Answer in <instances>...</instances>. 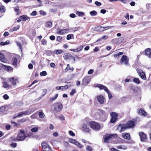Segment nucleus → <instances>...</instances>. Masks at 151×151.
Returning <instances> with one entry per match:
<instances>
[{"instance_id": "nucleus-1", "label": "nucleus", "mask_w": 151, "mask_h": 151, "mask_svg": "<svg viewBox=\"0 0 151 151\" xmlns=\"http://www.w3.org/2000/svg\"><path fill=\"white\" fill-rule=\"evenodd\" d=\"M135 126V123L134 121H129L126 124H121L118 126V129L120 130V132L123 131L126 129L132 128H133Z\"/></svg>"}, {"instance_id": "nucleus-2", "label": "nucleus", "mask_w": 151, "mask_h": 151, "mask_svg": "<svg viewBox=\"0 0 151 151\" xmlns=\"http://www.w3.org/2000/svg\"><path fill=\"white\" fill-rule=\"evenodd\" d=\"M117 137V134H107L103 136V138L104 139V142L105 143H109L113 142L115 143V142L114 141L112 142L113 140L114 139H116Z\"/></svg>"}, {"instance_id": "nucleus-3", "label": "nucleus", "mask_w": 151, "mask_h": 151, "mask_svg": "<svg viewBox=\"0 0 151 151\" xmlns=\"http://www.w3.org/2000/svg\"><path fill=\"white\" fill-rule=\"evenodd\" d=\"M36 110L37 109L35 108H32L28 109L26 111H22L19 113L17 116L14 117L13 118H15L16 117H22L24 115H29Z\"/></svg>"}, {"instance_id": "nucleus-4", "label": "nucleus", "mask_w": 151, "mask_h": 151, "mask_svg": "<svg viewBox=\"0 0 151 151\" xmlns=\"http://www.w3.org/2000/svg\"><path fill=\"white\" fill-rule=\"evenodd\" d=\"M90 125L91 127L96 130H99L103 127V125H100L97 122L93 121L90 122Z\"/></svg>"}, {"instance_id": "nucleus-5", "label": "nucleus", "mask_w": 151, "mask_h": 151, "mask_svg": "<svg viewBox=\"0 0 151 151\" xmlns=\"http://www.w3.org/2000/svg\"><path fill=\"white\" fill-rule=\"evenodd\" d=\"M19 141H23L27 137L25 134L24 132L21 129L20 132L17 136Z\"/></svg>"}, {"instance_id": "nucleus-6", "label": "nucleus", "mask_w": 151, "mask_h": 151, "mask_svg": "<svg viewBox=\"0 0 151 151\" xmlns=\"http://www.w3.org/2000/svg\"><path fill=\"white\" fill-rule=\"evenodd\" d=\"M54 113H57L60 112L63 108V105L60 103H57L54 105Z\"/></svg>"}, {"instance_id": "nucleus-7", "label": "nucleus", "mask_w": 151, "mask_h": 151, "mask_svg": "<svg viewBox=\"0 0 151 151\" xmlns=\"http://www.w3.org/2000/svg\"><path fill=\"white\" fill-rule=\"evenodd\" d=\"M129 58L126 55H123L120 59V63L121 64H124L126 65H129Z\"/></svg>"}, {"instance_id": "nucleus-8", "label": "nucleus", "mask_w": 151, "mask_h": 151, "mask_svg": "<svg viewBox=\"0 0 151 151\" xmlns=\"http://www.w3.org/2000/svg\"><path fill=\"white\" fill-rule=\"evenodd\" d=\"M63 57L65 60H73V63H75L76 60L74 57L68 53H65L63 55Z\"/></svg>"}, {"instance_id": "nucleus-9", "label": "nucleus", "mask_w": 151, "mask_h": 151, "mask_svg": "<svg viewBox=\"0 0 151 151\" xmlns=\"http://www.w3.org/2000/svg\"><path fill=\"white\" fill-rule=\"evenodd\" d=\"M110 114L112 117L110 122L111 123H114L117 119L118 114L114 112H111Z\"/></svg>"}, {"instance_id": "nucleus-10", "label": "nucleus", "mask_w": 151, "mask_h": 151, "mask_svg": "<svg viewBox=\"0 0 151 151\" xmlns=\"http://www.w3.org/2000/svg\"><path fill=\"white\" fill-rule=\"evenodd\" d=\"M90 122H87L83 124L82 127V129L86 132H88L90 131Z\"/></svg>"}, {"instance_id": "nucleus-11", "label": "nucleus", "mask_w": 151, "mask_h": 151, "mask_svg": "<svg viewBox=\"0 0 151 151\" xmlns=\"http://www.w3.org/2000/svg\"><path fill=\"white\" fill-rule=\"evenodd\" d=\"M137 71L139 76L143 79H145V74L142 70L139 69H137Z\"/></svg>"}, {"instance_id": "nucleus-12", "label": "nucleus", "mask_w": 151, "mask_h": 151, "mask_svg": "<svg viewBox=\"0 0 151 151\" xmlns=\"http://www.w3.org/2000/svg\"><path fill=\"white\" fill-rule=\"evenodd\" d=\"M139 134L140 137L141 141L142 142L146 141L147 139V136L146 134L142 132H139Z\"/></svg>"}, {"instance_id": "nucleus-13", "label": "nucleus", "mask_w": 151, "mask_h": 151, "mask_svg": "<svg viewBox=\"0 0 151 151\" xmlns=\"http://www.w3.org/2000/svg\"><path fill=\"white\" fill-rule=\"evenodd\" d=\"M110 28L109 26L106 27H103L101 26H99L95 28V30L98 31H102Z\"/></svg>"}, {"instance_id": "nucleus-14", "label": "nucleus", "mask_w": 151, "mask_h": 151, "mask_svg": "<svg viewBox=\"0 0 151 151\" xmlns=\"http://www.w3.org/2000/svg\"><path fill=\"white\" fill-rule=\"evenodd\" d=\"M9 80L12 82V85H16L19 82L18 78L14 77L9 79Z\"/></svg>"}, {"instance_id": "nucleus-15", "label": "nucleus", "mask_w": 151, "mask_h": 151, "mask_svg": "<svg viewBox=\"0 0 151 151\" xmlns=\"http://www.w3.org/2000/svg\"><path fill=\"white\" fill-rule=\"evenodd\" d=\"M69 31V29H58L57 33L60 35H64L67 33Z\"/></svg>"}, {"instance_id": "nucleus-16", "label": "nucleus", "mask_w": 151, "mask_h": 151, "mask_svg": "<svg viewBox=\"0 0 151 151\" xmlns=\"http://www.w3.org/2000/svg\"><path fill=\"white\" fill-rule=\"evenodd\" d=\"M96 97L98 101L100 104H101L104 103L105 99L103 96L101 95L98 96Z\"/></svg>"}, {"instance_id": "nucleus-17", "label": "nucleus", "mask_w": 151, "mask_h": 151, "mask_svg": "<svg viewBox=\"0 0 151 151\" xmlns=\"http://www.w3.org/2000/svg\"><path fill=\"white\" fill-rule=\"evenodd\" d=\"M145 54L148 57L151 58V49L150 48L146 49L145 51Z\"/></svg>"}, {"instance_id": "nucleus-18", "label": "nucleus", "mask_w": 151, "mask_h": 151, "mask_svg": "<svg viewBox=\"0 0 151 151\" xmlns=\"http://www.w3.org/2000/svg\"><path fill=\"white\" fill-rule=\"evenodd\" d=\"M68 88V86L66 85L64 86H57L56 87L55 89L57 90H61L62 91H65Z\"/></svg>"}, {"instance_id": "nucleus-19", "label": "nucleus", "mask_w": 151, "mask_h": 151, "mask_svg": "<svg viewBox=\"0 0 151 151\" xmlns=\"http://www.w3.org/2000/svg\"><path fill=\"white\" fill-rule=\"evenodd\" d=\"M5 8L4 6H0V18L3 16V13L5 12Z\"/></svg>"}, {"instance_id": "nucleus-20", "label": "nucleus", "mask_w": 151, "mask_h": 151, "mask_svg": "<svg viewBox=\"0 0 151 151\" xmlns=\"http://www.w3.org/2000/svg\"><path fill=\"white\" fill-rule=\"evenodd\" d=\"M122 137L124 139H129L130 138V134L129 133H123L122 134Z\"/></svg>"}, {"instance_id": "nucleus-21", "label": "nucleus", "mask_w": 151, "mask_h": 151, "mask_svg": "<svg viewBox=\"0 0 151 151\" xmlns=\"http://www.w3.org/2000/svg\"><path fill=\"white\" fill-rule=\"evenodd\" d=\"M138 113L140 115L143 116H145L147 115L146 112L142 109H140L138 111Z\"/></svg>"}, {"instance_id": "nucleus-22", "label": "nucleus", "mask_w": 151, "mask_h": 151, "mask_svg": "<svg viewBox=\"0 0 151 151\" xmlns=\"http://www.w3.org/2000/svg\"><path fill=\"white\" fill-rule=\"evenodd\" d=\"M96 87H98L101 89H104L105 91L108 89L106 86L101 84H98L96 85Z\"/></svg>"}, {"instance_id": "nucleus-23", "label": "nucleus", "mask_w": 151, "mask_h": 151, "mask_svg": "<svg viewBox=\"0 0 151 151\" xmlns=\"http://www.w3.org/2000/svg\"><path fill=\"white\" fill-rule=\"evenodd\" d=\"M0 60L3 62H5L6 61L4 55L0 52Z\"/></svg>"}, {"instance_id": "nucleus-24", "label": "nucleus", "mask_w": 151, "mask_h": 151, "mask_svg": "<svg viewBox=\"0 0 151 151\" xmlns=\"http://www.w3.org/2000/svg\"><path fill=\"white\" fill-rule=\"evenodd\" d=\"M41 146L43 149L44 150L49 146V145L47 142H44L42 143Z\"/></svg>"}, {"instance_id": "nucleus-25", "label": "nucleus", "mask_w": 151, "mask_h": 151, "mask_svg": "<svg viewBox=\"0 0 151 151\" xmlns=\"http://www.w3.org/2000/svg\"><path fill=\"white\" fill-rule=\"evenodd\" d=\"M117 148L118 149L126 150L127 149V147L126 145H121L117 146Z\"/></svg>"}, {"instance_id": "nucleus-26", "label": "nucleus", "mask_w": 151, "mask_h": 151, "mask_svg": "<svg viewBox=\"0 0 151 151\" xmlns=\"http://www.w3.org/2000/svg\"><path fill=\"white\" fill-rule=\"evenodd\" d=\"M19 18H20L22 19V21H25L28 19L29 17L26 15H24L20 17Z\"/></svg>"}, {"instance_id": "nucleus-27", "label": "nucleus", "mask_w": 151, "mask_h": 151, "mask_svg": "<svg viewBox=\"0 0 151 151\" xmlns=\"http://www.w3.org/2000/svg\"><path fill=\"white\" fill-rule=\"evenodd\" d=\"M18 63V60L16 58H14L13 60V65L15 66H16Z\"/></svg>"}, {"instance_id": "nucleus-28", "label": "nucleus", "mask_w": 151, "mask_h": 151, "mask_svg": "<svg viewBox=\"0 0 151 151\" xmlns=\"http://www.w3.org/2000/svg\"><path fill=\"white\" fill-rule=\"evenodd\" d=\"M73 67H70L69 64H68L67 65V68L65 69V72H67L68 70H70L72 71L73 70Z\"/></svg>"}, {"instance_id": "nucleus-29", "label": "nucleus", "mask_w": 151, "mask_h": 151, "mask_svg": "<svg viewBox=\"0 0 151 151\" xmlns=\"http://www.w3.org/2000/svg\"><path fill=\"white\" fill-rule=\"evenodd\" d=\"M63 51L62 50H54L53 52L56 55H58L62 53Z\"/></svg>"}, {"instance_id": "nucleus-30", "label": "nucleus", "mask_w": 151, "mask_h": 151, "mask_svg": "<svg viewBox=\"0 0 151 151\" xmlns=\"http://www.w3.org/2000/svg\"><path fill=\"white\" fill-rule=\"evenodd\" d=\"M69 142L73 143L75 145H76L77 144V142L75 139H69Z\"/></svg>"}, {"instance_id": "nucleus-31", "label": "nucleus", "mask_w": 151, "mask_h": 151, "mask_svg": "<svg viewBox=\"0 0 151 151\" xmlns=\"http://www.w3.org/2000/svg\"><path fill=\"white\" fill-rule=\"evenodd\" d=\"M76 14L78 16L81 17H83L84 14V12L79 11L77 12Z\"/></svg>"}, {"instance_id": "nucleus-32", "label": "nucleus", "mask_w": 151, "mask_h": 151, "mask_svg": "<svg viewBox=\"0 0 151 151\" xmlns=\"http://www.w3.org/2000/svg\"><path fill=\"white\" fill-rule=\"evenodd\" d=\"M123 54L124 53H123V52H119L118 54H115L114 55V57L115 58H118L120 55H123Z\"/></svg>"}, {"instance_id": "nucleus-33", "label": "nucleus", "mask_w": 151, "mask_h": 151, "mask_svg": "<svg viewBox=\"0 0 151 151\" xmlns=\"http://www.w3.org/2000/svg\"><path fill=\"white\" fill-rule=\"evenodd\" d=\"M10 43V41L9 40H7L6 42H1L0 44L1 45H4L9 44Z\"/></svg>"}, {"instance_id": "nucleus-34", "label": "nucleus", "mask_w": 151, "mask_h": 151, "mask_svg": "<svg viewBox=\"0 0 151 151\" xmlns=\"http://www.w3.org/2000/svg\"><path fill=\"white\" fill-rule=\"evenodd\" d=\"M58 94H56L53 97L50 98V101H53L55 100L58 97Z\"/></svg>"}, {"instance_id": "nucleus-35", "label": "nucleus", "mask_w": 151, "mask_h": 151, "mask_svg": "<svg viewBox=\"0 0 151 151\" xmlns=\"http://www.w3.org/2000/svg\"><path fill=\"white\" fill-rule=\"evenodd\" d=\"M90 14L91 16H95L97 15V13L96 11L93 10L91 12Z\"/></svg>"}, {"instance_id": "nucleus-36", "label": "nucleus", "mask_w": 151, "mask_h": 151, "mask_svg": "<svg viewBox=\"0 0 151 151\" xmlns=\"http://www.w3.org/2000/svg\"><path fill=\"white\" fill-rule=\"evenodd\" d=\"M83 83L84 84L87 85L88 84L89 82L88 81L87 78H85L83 80Z\"/></svg>"}, {"instance_id": "nucleus-37", "label": "nucleus", "mask_w": 151, "mask_h": 151, "mask_svg": "<svg viewBox=\"0 0 151 151\" xmlns=\"http://www.w3.org/2000/svg\"><path fill=\"white\" fill-rule=\"evenodd\" d=\"M106 92L108 94L109 98V99H111L112 97V96L111 95V93H110L108 89Z\"/></svg>"}, {"instance_id": "nucleus-38", "label": "nucleus", "mask_w": 151, "mask_h": 151, "mask_svg": "<svg viewBox=\"0 0 151 151\" xmlns=\"http://www.w3.org/2000/svg\"><path fill=\"white\" fill-rule=\"evenodd\" d=\"M39 116L40 118H43L45 116V114L42 112H40L39 113Z\"/></svg>"}, {"instance_id": "nucleus-39", "label": "nucleus", "mask_w": 151, "mask_h": 151, "mask_svg": "<svg viewBox=\"0 0 151 151\" xmlns=\"http://www.w3.org/2000/svg\"><path fill=\"white\" fill-rule=\"evenodd\" d=\"M133 81L137 84H139L140 83V81L138 78H135L133 80Z\"/></svg>"}, {"instance_id": "nucleus-40", "label": "nucleus", "mask_w": 151, "mask_h": 151, "mask_svg": "<svg viewBox=\"0 0 151 151\" xmlns=\"http://www.w3.org/2000/svg\"><path fill=\"white\" fill-rule=\"evenodd\" d=\"M20 27L19 25H17L16 26L14 27L12 29L13 31H16L18 30Z\"/></svg>"}, {"instance_id": "nucleus-41", "label": "nucleus", "mask_w": 151, "mask_h": 151, "mask_svg": "<svg viewBox=\"0 0 151 151\" xmlns=\"http://www.w3.org/2000/svg\"><path fill=\"white\" fill-rule=\"evenodd\" d=\"M14 10L16 13L17 14H18L20 13L19 9V7L18 6L15 7L14 8Z\"/></svg>"}, {"instance_id": "nucleus-42", "label": "nucleus", "mask_w": 151, "mask_h": 151, "mask_svg": "<svg viewBox=\"0 0 151 151\" xmlns=\"http://www.w3.org/2000/svg\"><path fill=\"white\" fill-rule=\"evenodd\" d=\"M3 84V86L4 88H7L9 87V85L7 83L5 82H4Z\"/></svg>"}, {"instance_id": "nucleus-43", "label": "nucleus", "mask_w": 151, "mask_h": 151, "mask_svg": "<svg viewBox=\"0 0 151 151\" xmlns=\"http://www.w3.org/2000/svg\"><path fill=\"white\" fill-rule=\"evenodd\" d=\"M52 23L51 22H48L46 24V26L48 27H52Z\"/></svg>"}, {"instance_id": "nucleus-44", "label": "nucleus", "mask_w": 151, "mask_h": 151, "mask_svg": "<svg viewBox=\"0 0 151 151\" xmlns=\"http://www.w3.org/2000/svg\"><path fill=\"white\" fill-rule=\"evenodd\" d=\"M38 130L37 127H33L31 129V131L33 132H36Z\"/></svg>"}, {"instance_id": "nucleus-45", "label": "nucleus", "mask_w": 151, "mask_h": 151, "mask_svg": "<svg viewBox=\"0 0 151 151\" xmlns=\"http://www.w3.org/2000/svg\"><path fill=\"white\" fill-rule=\"evenodd\" d=\"M76 145L79 148H83L84 147V146L81 144H80L79 142H77V143Z\"/></svg>"}, {"instance_id": "nucleus-46", "label": "nucleus", "mask_w": 151, "mask_h": 151, "mask_svg": "<svg viewBox=\"0 0 151 151\" xmlns=\"http://www.w3.org/2000/svg\"><path fill=\"white\" fill-rule=\"evenodd\" d=\"M83 46H79L77 49V50H78V52H80L83 49Z\"/></svg>"}, {"instance_id": "nucleus-47", "label": "nucleus", "mask_w": 151, "mask_h": 151, "mask_svg": "<svg viewBox=\"0 0 151 151\" xmlns=\"http://www.w3.org/2000/svg\"><path fill=\"white\" fill-rule=\"evenodd\" d=\"M43 150L44 151H52V149L49 146Z\"/></svg>"}, {"instance_id": "nucleus-48", "label": "nucleus", "mask_w": 151, "mask_h": 151, "mask_svg": "<svg viewBox=\"0 0 151 151\" xmlns=\"http://www.w3.org/2000/svg\"><path fill=\"white\" fill-rule=\"evenodd\" d=\"M86 150L87 151H92L93 148L90 146H88L86 147Z\"/></svg>"}, {"instance_id": "nucleus-49", "label": "nucleus", "mask_w": 151, "mask_h": 151, "mask_svg": "<svg viewBox=\"0 0 151 151\" xmlns=\"http://www.w3.org/2000/svg\"><path fill=\"white\" fill-rule=\"evenodd\" d=\"M47 75V72L46 71H44L41 72L40 75L41 76H45Z\"/></svg>"}, {"instance_id": "nucleus-50", "label": "nucleus", "mask_w": 151, "mask_h": 151, "mask_svg": "<svg viewBox=\"0 0 151 151\" xmlns=\"http://www.w3.org/2000/svg\"><path fill=\"white\" fill-rule=\"evenodd\" d=\"M40 14L42 15H45L46 14V13L43 10H40L39 12Z\"/></svg>"}, {"instance_id": "nucleus-51", "label": "nucleus", "mask_w": 151, "mask_h": 151, "mask_svg": "<svg viewBox=\"0 0 151 151\" xmlns=\"http://www.w3.org/2000/svg\"><path fill=\"white\" fill-rule=\"evenodd\" d=\"M76 90L75 89H72L71 92L70 93V95L71 96H73L76 93Z\"/></svg>"}, {"instance_id": "nucleus-52", "label": "nucleus", "mask_w": 151, "mask_h": 151, "mask_svg": "<svg viewBox=\"0 0 151 151\" xmlns=\"http://www.w3.org/2000/svg\"><path fill=\"white\" fill-rule=\"evenodd\" d=\"M95 4L97 6H100L101 5V3L98 2L97 1H96L95 2Z\"/></svg>"}, {"instance_id": "nucleus-53", "label": "nucleus", "mask_w": 151, "mask_h": 151, "mask_svg": "<svg viewBox=\"0 0 151 151\" xmlns=\"http://www.w3.org/2000/svg\"><path fill=\"white\" fill-rule=\"evenodd\" d=\"M5 108L4 106H2L0 108V112H3L5 111Z\"/></svg>"}, {"instance_id": "nucleus-54", "label": "nucleus", "mask_w": 151, "mask_h": 151, "mask_svg": "<svg viewBox=\"0 0 151 151\" xmlns=\"http://www.w3.org/2000/svg\"><path fill=\"white\" fill-rule=\"evenodd\" d=\"M11 138L12 141H19L18 139L17 138V137H12Z\"/></svg>"}, {"instance_id": "nucleus-55", "label": "nucleus", "mask_w": 151, "mask_h": 151, "mask_svg": "<svg viewBox=\"0 0 151 151\" xmlns=\"http://www.w3.org/2000/svg\"><path fill=\"white\" fill-rule=\"evenodd\" d=\"M42 43L44 45H46L47 44V41L46 40L43 39L42 40Z\"/></svg>"}, {"instance_id": "nucleus-56", "label": "nucleus", "mask_w": 151, "mask_h": 151, "mask_svg": "<svg viewBox=\"0 0 151 151\" xmlns=\"http://www.w3.org/2000/svg\"><path fill=\"white\" fill-rule=\"evenodd\" d=\"M17 144L15 143H12L10 146L13 147H15L17 146Z\"/></svg>"}, {"instance_id": "nucleus-57", "label": "nucleus", "mask_w": 151, "mask_h": 151, "mask_svg": "<svg viewBox=\"0 0 151 151\" xmlns=\"http://www.w3.org/2000/svg\"><path fill=\"white\" fill-rule=\"evenodd\" d=\"M62 37L60 36H58L57 37V40L59 42H60L62 40Z\"/></svg>"}, {"instance_id": "nucleus-58", "label": "nucleus", "mask_w": 151, "mask_h": 151, "mask_svg": "<svg viewBox=\"0 0 151 151\" xmlns=\"http://www.w3.org/2000/svg\"><path fill=\"white\" fill-rule=\"evenodd\" d=\"M69 133L70 135L72 136H74L75 135L74 133L72 131H70L69 132Z\"/></svg>"}, {"instance_id": "nucleus-59", "label": "nucleus", "mask_w": 151, "mask_h": 151, "mask_svg": "<svg viewBox=\"0 0 151 151\" xmlns=\"http://www.w3.org/2000/svg\"><path fill=\"white\" fill-rule=\"evenodd\" d=\"M3 98L5 100H7L9 99V96L6 94H5L4 95Z\"/></svg>"}, {"instance_id": "nucleus-60", "label": "nucleus", "mask_w": 151, "mask_h": 151, "mask_svg": "<svg viewBox=\"0 0 151 151\" xmlns=\"http://www.w3.org/2000/svg\"><path fill=\"white\" fill-rule=\"evenodd\" d=\"M17 45L19 47L20 49V50H21V51H22V46L21 45V44H20V43L19 42H17Z\"/></svg>"}, {"instance_id": "nucleus-61", "label": "nucleus", "mask_w": 151, "mask_h": 151, "mask_svg": "<svg viewBox=\"0 0 151 151\" xmlns=\"http://www.w3.org/2000/svg\"><path fill=\"white\" fill-rule=\"evenodd\" d=\"M71 35H73L72 34H71V35H70H70H68L67 36V37H66V38L67 39V40H69L71 38Z\"/></svg>"}, {"instance_id": "nucleus-62", "label": "nucleus", "mask_w": 151, "mask_h": 151, "mask_svg": "<svg viewBox=\"0 0 151 151\" xmlns=\"http://www.w3.org/2000/svg\"><path fill=\"white\" fill-rule=\"evenodd\" d=\"M126 142L128 144H132L134 143V142L132 140H130L129 141H127Z\"/></svg>"}, {"instance_id": "nucleus-63", "label": "nucleus", "mask_w": 151, "mask_h": 151, "mask_svg": "<svg viewBox=\"0 0 151 151\" xmlns=\"http://www.w3.org/2000/svg\"><path fill=\"white\" fill-rule=\"evenodd\" d=\"M37 12L36 11H34L31 14V15L32 16H34L36 15Z\"/></svg>"}, {"instance_id": "nucleus-64", "label": "nucleus", "mask_w": 151, "mask_h": 151, "mask_svg": "<svg viewBox=\"0 0 151 151\" xmlns=\"http://www.w3.org/2000/svg\"><path fill=\"white\" fill-rule=\"evenodd\" d=\"M93 71L92 69L90 70L88 72V74H91L93 73Z\"/></svg>"}]
</instances>
